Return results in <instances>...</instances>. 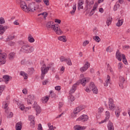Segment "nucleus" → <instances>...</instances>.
<instances>
[{
	"instance_id": "obj_48",
	"label": "nucleus",
	"mask_w": 130,
	"mask_h": 130,
	"mask_svg": "<svg viewBox=\"0 0 130 130\" xmlns=\"http://www.w3.org/2000/svg\"><path fill=\"white\" fill-rule=\"evenodd\" d=\"M88 44H89V41H85L83 43V46H86Z\"/></svg>"
},
{
	"instance_id": "obj_24",
	"label": "nucleus",
	"mask_w": 130,
	"mask_h": 130,
	"mask_svg": "<svg viewBox=\"0 0 130 130\" xmlns=\"http://www.w3.org/2000/svg\"><path fill=\"white\" fill-rule=\"evenodd\" d=\"M108 130H114V126H113V123L111 122H109L108 124Z\"/></svg>"
},
{
	"instance_id": "obj_14",
	"label": "nucleus",
	"mask_w": 130,
	"mask_h": 130,
	"mask_svg": "<svg viewBox=\"0 0 130 130\" xmlns=\"http://www.w3.org/2000/svg\"><path fill=\"white\" fill-rule=\"evenodd\" d=\"M119 81V87H120V88L122 89L123 88V84H124V82L125 81L124 77L122 76H120Z\"/></svg>"
},
{
	"instance_id": "obj_37",
	"label": "nucleus",
	"mask_w": 130,
	"mask_h": 130,
	"mask_svg": "<svg viewBox=\"0 0 130 130\" xmlns=\"http://www.w3.org/2000/svg\"><path fill=\"white\" fill-rule=\"evenodd\" d=\"M119 8H120V5L119 4H115L114 6L113 10L114 11H117Z\"/></svg>"
},
{
	"instance_id": "obj_20",
	"label": "nucleus",
	"mask_w": 130,
	"mask_h": 130,
	"mask_svg": "<svg viewBox=\"0 0 130 130\" xmlns=\"http://www.w3.org/2000/svg\"><path fill=\"white\" fill-rule=\"evenodd\" d=\"M84 108H85V106L80 105L79 107L75 108L74 109V110H75L77 112H78L79 113V112H80V111H81V110H83V109H84Z\"/></svg>"
},
{
	"instance_id": "obj_59",
	"label": "nucleus",
	"mask_w": 130,
	"mask_h": 130,
	"mask_svg": "<svg viewBox=\"0 0 130 130\" xmlns=\"http://www.w3.org/2000/svg\"><path fill=\"white\" fill-rule=\"evenodd\" d=\"M20 109H21V110H23L24 109H25V107H24V106L21 105L19 107Z\"/></svg>"
},
{
	"instance_id": "obj_64",
	"label": "nucleus",
	"mask_w": 130,
	"mask_h": 130,
	"mask_svg": "<svg viewBox=\"0 0 130 130\" xmlns=\"http://www.w3.org/2000/svg\"><path fill=\"white\" fill-rule=\"evenodd\" d=\"M50 68H51V66H48L47 67H46V70H47V71H49V69H50Z\"/></svg>"
},
{
	"instance_id": "obj_49",
	"label": "nucleus",
	"mask_w": 130,
	"mask_h": 130,
	"mask_svg": "<svg viewBox=\"0 0 130 130\" xmlns=\"http://www.w3.org/2000/svg\"><path fill=\"white\" fill-rule=\"evenodd\" d=\"M3 104H4V108L5 109H8V103L6 102H4Z\"/></svg>"
},
{
	"instance_id": "obj_40",
	"label": "nucleus",
	"mask_w": 130,
	"mask_h": 130,
	"mask_svg": "<svg viewBox=\"0 0 130 130\" xmlns=\"http://www.w3.org/2000/svg\"><path fill=\"white\" fill-rule=\"evenodd\" d=\"M48 126L49 127L48 130H54V128H53V125H51V123H48Z\"/></svg>"
},
{
	"instance_id": "obj_38",
	"label": "nucleus",
	"mask_w": 130,
	"mask_h": 130,
	"mask_svg": "<svg viewBox=\"0 0 130 130\" xmlns=\"http://www.w3.org/2000/svg\"><path fill=\"white\" fill-rule=\"evenodd\" d=\"M93 40H95V41H96V42H100V38H99V36H95L93 37Z\"/></svg>"
},
{
	"instance_id": "obj_51",
	"label": "nucleus",
	"mask_w": 130,
	"mask_h": 130,
	"mask_svg": "<svg viewBox=\"0 0 130 130\" xmlns=\"http://www.w3.org/2000/svg\"><path fill=\"white\" fill-rule=\"evenodd\" d=\"M42 125H41V123L39 124L38 127V130H43L42 129Z\"/></svg>"
},
{
	"instance_id": "obj_13",
	"label": "nucleus",
	"mask_w": 130,
	"mask_h": 130,
	"mask_svg": "<svg viewBox=\"0 0 130 130\" xmlns=\"http://www.w3.org/2000/svg\"><path fill=\"white\" fill-rule=\"evenodd\" d=\"M28 119L30 120V125L31 127H34V125H35V117L33 115L28 116Z\"/></svg>"
},
{
	"instance_id": "obj_33",
	"label": "nucleus",
	"mask_w": 130,
	"mask_h": 130,
	"mask_svg": "<svg viewBox=\"0 0 130 130\" xmlns=\"http://www.w3.org/2000/svg\"><path fill=\"white\" fill-rule=\"evenodd\" d=\"M78 112L77 111H75V110H74L73 113H72L71 115V117L72 118H75V117H77V114H78Z\"/></svg>"
},
{
	"instance_id": "obj_53",
	"label": "nucleus",
	"mask_w": 130,
	"mask_h": 130,
	"mask_svg": "<svg viewBox=\"0 0 130 130\" xmlns=\"http://www.w3.org/2000/svg\"><path fill=\"white\" fill-rule=\"evenodd\" d=\"M97 6H98L97 4H95L93 7V9H92V11H94L95 10H96V9H97Z\"/></svg>"
},
{
	"instance_id": "obj_11",
	"label": "nucleus",
	"mask_w": 130,
	"mask_h": 130,
	"mask_svg": "<svg viewBox=\"0 0 130 130\" xmlns=\"http://www.w3.org/2000/svg\"><path fill=\"white\" fill-rule=\"evenodd\" d=\"M88 119H89V117H88L87 115L84 114L81 115L78 118H77L76 120L78 121H81L85 122V121H87V120H88Z\"/></svg>"
},
{
	"instance_id": "obj_25",
	"label": "nucleus",
	"mask_w": 130,
	"mask_h": 130,
	"mask_svg": "<svg viewBox=\"0 0 130 130\" xmlns=\"http://www.w3.org/2000/svg\"><path fill=\"white\" fill-rule=\"evenodd\" d=\"M4 82H9L11 79V77L8 75H4L3 77Z\"/></svg>"
},
{
	"instance_id": "obj_26",
	"label": "nucleus",
	"mask_w": 130,
	"mask_h": 130,
	"mask_svg": "<svg viewBox=\"0 0 130 130\" xmlns=\"http://www.w3.org/2000/svg\"><path fill=\"white\" fill-rule=\"evenodd\" d=\"M83 2L82 1H79L78 3V10H82L84 9V7H83Z\"/></svg>"
},
{
	"instance_id": "obj_62",
	"label": "nucleus",
	"mask_w": 130,
	"mask_h": 130,
	"mask_svg": "<svg viewBox=\"0 0 130 130\" xmlns=\"http://www.w3.org/2000/svg\"><path fill=\"white\" fill-rule=\"evenodd\" d=\"M22 92L23 94H27V90L26 89L22 90Z\"/></svg>"
},
{
	"instance_id": "obj_60",
	"label": "nucleus",
	"mask_w": 130,
	"mask_h": 130,
	"mask_svg": "<svg viewBox=\"0 0 130 130\" xmlns=\"http://www.w3.org/2000/svg\"><path fill=\"white\" fill-rule=\"evenodd\" d=\"M48 83V80H46L43 82V85H46Z\"/></svg>"
},
{
	"instance_id": "obj_61",
	"label": "nucleus",
	"mask_w": 130,
	"mask_h": 130,
	"mask_svg": "<svg viewBox=\"0 0 130 130\" xmlns=\"http://www.w3.org/2000/svg\"><path fill=\"white\" fill-rule=\"evenodd\" d=\"M110 47H108V48H107L106 51H107V52H111Z\"/></svg>"
},
{
	"instance_id": "obj_63",
	"label": "nucleus",
	"mask_w": 130,
	"mask_h": 130,
	"mask_svg": "<svg viewBox=\"0 0 130 130\" xmlns=\"http://www.w3.org/2000/svg\"><path fill=\"white\" fill-rule=\"evenodd\" d=\"M94 13H95V12L94 11L91 10V12H90V16H92V15H94Z\"/></svg>"
},
{
	"instance_id": "obj_34",
	"label": "nucleus",
	"mask_w": 130,
	"mask_h": 130,
	"mask_svg": "<svg viewBox=\"0 0 130 130\" xmlns=\"http://www.w3.org/2000/svg\"><path fill=\"white\" fill-rule=\"evenodd\" d=\"M109 82H110V76H109V75H108L107 80L106 81V83H104V86L107 87V86H108V84H109Z\"/></svg>"
},
{
	"instance_id": "obj_8",
	"label": "nucleus",
	"mask_w": 130,
	"mask_h": 130,
	"mask_svg": "<svg viewBox=\"0 0 130 130\" xmlns=\"http://www.w3.org/2000/svg\"><path fill=\"white\" fill-rule=\"evenodd\" d=\"M109 108L111 110L114 111L115 110V105H114V102L113 101V99L111 98H109Z\"/></svg>"
},
{
	"instance_id": "obj_56",
	"label": "nucleus",
	"mask_w": 130,
	"mask_h": 130,
	"mask_svg": "<svg viewBox=\"0 0 130 130\" xmlns=\"http://www.w3.org/2000/svg\"><path fill=\"white\" fill-rule=\"evenodd\" d=\"M103 110H104V109H103V108H100L99 109V113H101L102 112H103Z\"/></svg>"
},
{
	"instance_id": "obj_52",
	"label": "nucleus",
	"mask_w": 130,
	"mask_h": 130,
	"mask_svg": "<svg viewBox=\"0 0 130 130\" xmlns=\"http://www.w3.org/2000/svg\"><path fill=\"white\" fill-rule=\"evenodd\" d=\"M16 44L15 42H10L9 43V45H10V46H13L14 45H15Z\"/></svg>"
},
{
	"instance_id": "obj_57",
	"label": "nucleus",
	"mask_w": 130,
	"mask_h": 130,
	"mask_svg": "<svg viewBox=\"0 0 130 130\" xmlns=\"http://www.w3.org/2000/svg\"><path fill=\"white\" fill-rule=\"evenodd\" d=\"M13 24H14V25H20V23L19 22H18V20H16L13 22Z\"/></svg>"
},
{
	"instance_id": "obj_58",
	"label": "nucleus",
	"mask_w": 130,
	"mask_h": 130,
	"mask_svg": "<svg viewBox=\"0 0 130 130\" xmlns=\"http://www.w3.org/2000/svg\"><path fill=\"white\" fill-rule=\"evenodd\" d=\"M13 115H14V114H13L12 112H10V114L8 116V117H9V118H11V117H13Z\"/></svg>"
},
{
	"instance_id": "obj_5",
	"label": "nucleus",
	"mask_w": 130,
	"mask_h": 130,
	"mask_svg": "<svg viewBox=\"0 0 130 130\" xmlns=\"http://www.w3.org/2000/svg\"><path fill=\"white\" fill-rule=\"evenodd\" d=\"M86 92H89L90 91H93L94 94H98V89L97 87L95 86V84L93 82H90L89 87H87L85 89Z\"/></svg>"
},
{
	"instance_id": "obj_27",
	"label": "nucleus",
	"mask_w": 130,
	"mask_h": 130,
	"mask_svg": "<svg viewBox=\"0 0 130 130\" xmlns=\"http://www.w3.org/2000/svg\"><path fill=\"white\" fill-rule=\"evenodd\" d=\"M20 76H22V77H24V80H27V79H28V75L27 74V73L24 72V71L20 72Z\"/></svg>"
},
{
	"instance_id": "obj_41",
	"label": "nucleus",
	"mask_w": 130,
	"mask_h": 130,
	"mask_svg": "<svg viewBox=\"0 0 130 130\" xmlns=\"http://www.w3.org/2000/svg\"><path fill=\"white\" fill-rule=\"evenodd\" d=\"M106 24H107V26H109V25H110V24H111V19L108 18L106 21Z\"/></svg>"
},
{
	"instance_id": "obj_9",
	"label": "nucleus",
	"mask_w": 130,
	"mask_h": 130,
	"mask_svg": "<svg viewBox=\"0 0 130 130\" xmlns=\"http://www.w3.org/2000/svg\"><path fill=\"white\" fill-rule=\"evenodd\" d=\"M60 60L62 62L65 61V62H67L68 66H72V61H71V59L70 58H66L62 56L60 57Z\"/></svg>"
},
{
	"instance_id": "obj_31",
	"label": "nucleus",
	"mask_w": 130,
	"mask_h": 130,
	"mask_svg": "<svg viewBox=\"0 0 130 130\" xmlns=\"http://www.w3.org/2000/svg\"><path fill=\"white\" fill-rule=\"evenodd\" d=\"M115 113L116 117H119V115H120V110L119 107H117V109L115 111Z\"/></svg>"
},
{
	"instance_id": "obj_21",
	"label": "nucleus",
	"mask_w": 130,
	"mask_h": 130,
	"mask_svg": "<svg viewBox=\"0 0 130 130\" xmlns=\"http://www.w3.org/2000/svg\"><path fill=\"white\" fill-rule=\"evenodd\" d=\"M22 122H19L16 123L15 125V128L16 130H21L22 129Z\"/></svg>"
},
{
	"instance_id": "obj_54",
	"label": "nucleus",
	"mask_w": 130,
	"mask_h": 130,
	"mask_svg": "<svg viewBox=\"0 0 130 130\" xmlns=\"http://www.w3.org/2000/svg\"><path fill=\"white\" fill-rule=\"evenodd\" d=\"M55 23H58V24H60V23H61V20L59 19H55Z\"/></svg>"
},
{
	"instance_id": "obj_43",
	"label": "nucleus",
	"mask_w": 130,
	"mask_h": 130,
	"mask_svg": "<svg viewBox=\"0 0 130 130\" xmlns=\"http://www.w3.org/2000/svg\"><path fill=\"white\" fill-rule=\"evenodd\" d=\"M5 19L3 17L0 18V24H5Z\"/></svg>"
},
{
	"instance_id": "obj_17",
	"label": "nucleus",
	"mask_w": 130,
	"mask_h": 130,
	"mask_svg": "<svg viewBox=\"0 0 130 130\" xmlns=\"http://www.w3.org/2000/svg\"><path fill=\"white\" fill-rule=\"evenodd\" d=\"M19 4L20 5V8L22 9V10H23L24 12L27 11V4H26V3H25V2L22 1Z\"/></svg>"
},
{
	"instance_id": "obj_42",
	"label": "nucleus",
	"mask_w": 130,
	"mask_h": 130,
	"mask_svg": "<svg viewBox=\"0 0 130 130\" xmlns=\"http://www.w3.org/2000/svg\"><path fill=\"white\" fill-rule=\"evenodd\" d=\"M50 97H51V98H53L54 97H55V94H54V93H53V91H52V90H51L50 91Z\"/></svg>"
},
{
	"instance_id": "obj_30",
	"label": "nucleus",
	"mask_w": 130,
	"mask_h": 130,
	"mask_svg": "<svg viewBox=\"0 0 130 130\" xmlns=\"http://www.w3.org/2000/svg\"><path fill=\"white\" fill-rule=\"evenodd\" d=\"M49 100V98L48 96H46L45 97L42 98V101L43 103H46L47 101Z\"/></svg>"
},
{
	"instance_id": "obj_55",
	"label": "nucleus",
	"mask_w": 130,
	"mask_h": 130,
	"mask_svg": "<svg viewBox=\"0 0 130 130\" xmlns=\"http://www.w3.org/2000/svg\"><path fill=\"white\" fill-rule=\"evenodd\" d=\"M55 89L57 91H59V90H60V86H56V87H55Z\"/></svg>"
},
{
	"instance_id": "obj_23",
	"label": "nucleus",
	"mask_w": 130,
	"mask_h": 130,
	"mask_svg": "<svg viewBox=\"0 0 130 130\" xmlns=\"http://www.w3.org/2000/svg\"><path fill=\"white\" fill-rule=\"evenodd\" d=\"M38 17L40 16H43L44 20H46V17H47V16H48V13H47V12H44L42 13L38 14Z\"/></svg>"
},
{
	"instance_id": "obj_6",
	"label": "nucleus",
	"mask_w": 130,
	"mask_h": 130,
	"mask_svg": "<svg viewBox=\"0 0 130 130\" xmlns=\"http://www.w3.org/2000/svg\"><path fill=\"white\" fill-rule=\"evenodd\" d=\"M41 80L44 79V77H45V75L48 73L46 69V65L45 64H44L42 67L41 68Z\"/></svg>"
},
{
	"instance_id": "obj_15",
	"label": "nucleus",
	"mask_w": 130,
	"mask_h": 130,
	"mask_svg": "<svg viewBox=\"0 0 130 130\" xmlns=\"http://www.w3.org/2000/svg\"><path fill=\"white\" fill-rule=\"evenodd\" d=\"M110 117V113L109 111H106V118L104 120L101 121L99 122L100 124H101L102 123H104V122H106L109 119Z\"/></svg>"
},
{
	"instance_id": "obj_32",
	"label": "nucleus",
	"mask_w": 130,
	"mask_h": 130,
	"mask_svg": "<svg viewBox=\"0 0 130 130\" xmlns=\"http://www.w3.org/2000/svg\"><path fill=\"white\" fill-rule=\"evenodd\" d=\"M76 10H77V4H75L73 7V10L70 12L71 15H74V13H75Z\"/></svg>"
},
{
	"instance_id": "obj_10",
	"label": "nucleus",
	"mask_w": 130,
	"mask_h": 130,
	"mask_svg": "<svg viewBox=\"0 0 130 130\" xmlns=\"http://www.w3.org/2000/svg\"><path fill=\"white\" fill-rule=\"evenodd\" d=\"M33 108L35 109L37 113L36 115L40 114V112H41V109L40 107L37 104V102H35L34 104L33 105Z\"/></svg>"
},
{
	"instance_id": "obj_18",
	"label": "nucleus",
	"mask_w": 130,
	"mask_h": 130,
	"mask_svg": "<svg viewBox=\"0 0 130 130\" xmlns=\"http://www.w3.org/2000/svg\"><path fill=\"white\" fill-rule=\"evenodd\" d=\"M122 55L123 54H121V53L119 52V50H117L116 53V57L118 60L119 61H121V59L122 58Z\"/></svg>"
},
{
	"instance_id": "obj_19",
	"label": "nucleus",
	"mask_w": 130,
	"mask_h": 130,
	"mask_svg": "<svg viewBox=\"0 0 130 130\" xmlns=\"http://www.w3.org/2000/svg\"><path fill=\"white\" fill-rule=\"evenodd\" d=\"M8 29V26H3V25H0V34L3 35L6 31V30Z\"/></svg>"
},
{
	"instance_id": "obj_28",
	"label": "nucleus",
	"mask_w": 130,
	"mask_h": 130,
	"mask_svg": "<svg viewBox=\"0 0 130 130\" xmlns=\"http://www.w3.org/2000/svg\"><path fill=\"white\" fill-rule=\"evenodd\" d=\"M58 40H60V41H62L63 42H67V38L64 36L59 37L58 38Z\"/></svg>"
},
{
	"instance_id": "obj_12",
	"label": "nucleus",
	"mask_w": 130,
	"mask_h": 130,
	"mask_svg": "<svg viewBox=\"0 0 130 130\" xmlns=\"http://www.w3.org/2000/svg\"><path fill=\"white\" fill-rule=\"evenodd\" d=\"M88 68H90V63L89 62L86 61L85 65L80 69L81 73H84L86 72L87 70H88Z\"/></svg>"
},
{
	"instance_id": "obj_45",
	"label": "nucleus",
	"mask_w": 130,
	"mask_h": 130,
	"mask_svg": "<svg viewBox=\"0 0 130 130\" xmlns=\"http://www.w3.org/2000/svg\"><path fill=\"white\" fill-rule=\"evenodd\" d=\"M28 72L30 75H32V74L34 73V68H30V69H29Z\"/></svg>"
},
{
	"instance_id": "obj_36",
	"label": "nucleus",
	"mask_w": 130,
	"mask_h": 130,
	"mask_svg": "<svg viewBox=\"0 0 130 130\" xmlns=\"http://www.w3.org/2000/svg\"><path fill=\"white\" fill-rule=\"evenodd\" d=\"M15 39V36L10 35L8 37L7 41H11V40H13V39Z\"/></svg>"
},
{
	"instance_id": "obj_16",
	"label": "nucleus",
	"mask_w": 130,
	"mask_h": 130,
	"mask_svg": "<svg viewBox=\"0 0 130 130\" xmlns=\"http://www.w3.org/2000/svg\"><path fill=\"white\" fill-rule=\"evenodd\" d=\"M27 101V104H32L34 101V96L33 95H28L27 98L25 99Z\"/></svg>"
},
{
	"instance_id": "obj_47",
	"label": "nucleus",
	"mask_w": 130,
	"mask_h": 130,
	"mask_svg": "<svg viewBox=\"0 0 130 130\" xmlns=\"http://www.w3.org/2000/svg\"><path fill=\"white\" fill-rule=\"evenodd\" d=\"M118 68L119 70H121V69H122V62L119 63V64L118 65Z\"/></svg>"
},
{
	"instance_id": "obj_44",
	"label": "nucleus",
	"mask_w": 130,
	"mask_h": 130,
	"mask_svg": "<svg viewBox=\"0 0 130 130\" xmlns=\"http://www.w3.org/2000/svg\"><path fill=\"white\" fill-rule=\"evenodd\" d=\"M43 2L44 3L45 5H46V6L49 5V0H43Z\"/></svg>"
},
{
	"instance_id": "obj_3",
	"label": "nucleus",
	"mask_w": 130,
	"mask_h": 130,
	"mask_svg": "<svg viewBox=\"0 0 130 130\" xmlns=\"http://www.w3.org/2000/svg\"><path fill=\"white\" fill-rule=\"evenodd\" d=\"M46 27L53 29L58 35H60L62 33V31L59 28V25L58 24H54L53 21H49L47 23Z\"/></svg>"
},
{
	"instance_id": "obj_2",
	"label": "nucleus",
	"mask_w": 130,
	"mask_h": 130,
	"mask_svg": "<svg viewBox=\"0 0 130 130\" xmlns=\"http://www.w3.org/2000/svg\"><path fill=\"white\" fill-rule=\"evenodd\" d=\"M20 52H23V53H31V52L34 51V47H33V46H31L24 43V42H20Z\"/></svg>"
},
{
	"instance_id": "obj_35",
	"label": "nucleus",
	"mask_w": 130,
	"mask_h": 130,
	"mask_svg": "<svg viewBox=\"0 0 130 130\" xmlns=\"http://www.w3.org/2000/svg\"><path fill=\"white\" fill-rule=\"evenodd\" d=\"M123 23V20H118V21L116 23V26H117V27H120V26L122 25Z\"/></svg>"
},
{
	"instance_id": "obj_22",
	"label": "nucleus",
	"mask_w": 130,
	"mask_h": 130,
	"mask_svg": "<svg viewBox=\"0 0 130 130\" xmlns=\"http://www.w3.org/2000/svg\"><path fill=\"white\" fill-rule=\"evenodd\" d=\"M15 56H16V53L14 52H11L9 55V59H10V60H13V59L15 58Z\"/></svg>"
},
{
	"instance_id": "obj_4",
	"label": "nucleus",
	"mask_w": 130,
	"mask_h": 130,
	"mask_svg": "<svg viewBox=\"0 0 130 130\" xmlns=\"http://www.w3.org/2000/svg\"><path fill=\"white\" fill-rule=\"evenodd\" d=\"M39 8V5H37L34 2L29 4L28 6L26 7V10L25 12H35L37 9Z\"/></svg>"
},
{
	"instance_id": "obj_46",
	"label": "nucleus",
	"mask_w": 130,
	"mask_h": 130,
	"mask_svg": "<svg viewBox=\"0 0 130 130\" xmlns=\"http://www.w3.org/2000/svg\"><path fill=\"white\" fill-rule=\"evenodd\" d=\"M63 106V104L61 102H59V111H61V110L60 109V108H61V107H62V106Z\"/></svg>"
},
{
	"instance_id": "obj_39",
	"label": "nucleus",
	"mask_w": 130,
	"mask_h": 130,
	"mask_svg": "<svg viewBox=\"0 0 130 130\" xmlns=\"http://www.w3.org/2000/svg\"><path fill=\"white\" fill-rule=\"evenodd\" d=\"M122 59L123 62L124 63V64H127V61L126 60V58H125V55H122Z\"/></svg>"
},
{
	"instance_id": "obj_7",
	"label": "nucleus",
	"mask_w": 130,
	"mask_h": 130,
	"mask_svg": "<svg viewBox=\"0 0 130 130\" xmlns=\"http://www.w3.org/2000/svg\"><path fill=\"white\" fill-rule=\"evenodd\" d=\"M6 58L7 54L6 53H2V51H0V66L6 63V60L5 59Z\"/></svg>"
},
{
	"instance_id": "obj_29",
	"label": "nucleus",
	"mask_w": 130,
	"mask_h": 130,
	"mask_svg": "<svg viewBox=\"0 0 130 130\" xmlns=\"http://www.w3.org/2000/svg\"><path fill=\"white\" fill-rule=\"evenodd\" d=\"M28 41L30 42V43H33V42L35 41V40L34 39L33 37L29 35L28 37Z\"/></svg>"
},
{
	"instance_id": "obj_1",
	"label": "nucleus",
	"mask_w": 130,
	"mask_h": 130,
	"mask_svg": "<svg viewBox=\"0 0 130 130\" xmlns=\"http://www.w3.org/2000/svg\"><path fill=\"white\" fill-rule=\"evenodd\" d=\"M90 81V78H83V79H80L79 81H78L76 83L74 84L72 88L71 89V90L69 91V96H68V99L69 101H71V102H73V101H74L75 100V97L74 95H72L71 94H73V93H75V91H76V89L77 88V86H79L80 84H81L82 86H85L86 83H88Z\"/></svg>"
},
{
	"instance_id": "obj_50",
	"label": "nucleus",
	"mask_w": 130,
	"mask_h": 130,
	"mask_svg": "<svg viewBox=\"0 0 130 130\" xmlns=\"http://www.w3.org/2000/svg\"><path fill=\"white\" fill-rule=\"evenodd\" d=\"M5 88H6V86L5 85H1L0 86V91H2V92H4Z\"/></svg>"
}]
</instances>
